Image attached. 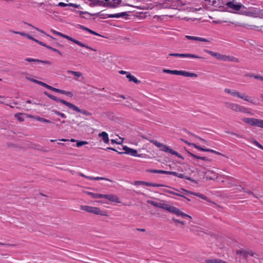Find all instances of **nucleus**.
Instances as JSON below:
<instances>
[{
  "label": "nucleus",
  "instance_id": "nucleus-1",
  "mask_svg": "<svg viewBox=\"0 0 263 263\" xmlns=\"http://www.w3.org/2000/svg\"><path fill=\"white\" fill-rule=\"evenodd\" d=\"M162 209H164L171 213L176 214L177 216H181L184 218H188L191 219H192V217L181 211H180L179 209L176 207H175L172 205H170L168 204L165 203H160V208Z\"/></svg>",
  "mask_w": 263,
  "mask_h": 263
},
{
  "label": "nucleus",
  "instance_id": "nucleus-2",
  "mask_svg": "<svg viewBox=\"0 0 263 263\" xmlns=\"http://www.w3.org/2000/svg\"><path fill=\"white\" fill-rule=\"evenodd\" d=\"M152 143L154 144L157 147L159 148L163 152L165 153H170L173 155L177 156L178 158L183 159L181 155L179 154L177 152L171 149L170 147L167 146L165 144L159 142L154 140H149Z\"/></svg>",
  "mask_w": 263,
  "mask_h": 263
},
{
  "label": "nucleus",
  "instance_id": "nucleus-3",
  "mask_svg": "<svg viewBox=\"0 0 263 263\" xmlns=\"http://www.w3.org/2000/svg\"><path fill=\"white\" fill-rule=\"evenodd\" d=\"M224 91L226 93L230 94L233 97H236L238 98H240L245 101L249 102L252 104H256L255 103V102L254 101L253 99H252L251 97H249L247 95H246L245 93H241L240 92L236 90L230 89L229 88H225Z\"/></svg>",
  "mask_w": 263,
  "mask_h": 263
},
{
  "label": "nucleus",
  "instance_id": "nucleus-4",
  "mask_svg": "<svg viewBox=\"0 0 263 263\" xmlns=\"http://www.w3.org/2000/svg\"><path fill=\"white\" fill-rule=\"evenodd\" d=\"M225 106L235 112H240L245 114H250L249 109L243 106L232 102H225Z\"/></svg>",
  "mask_w": 263,
  "mask_h": 263
},
{
  "label": "nucleus",
  "instance_id": "nucleus-5",
  "mask_svg": "<svg viewBox=\"0 0 263 263\" xmlns=\"http://www.w3.org/2000/svg\"><path fill=\"white\" fill-rule=\"evenodd\" d=\"M80 209L81 210L85 211L87 212L95 214L96 215H99L101 216H107V212L105 211H101L99 208L97 207H93L88 205H81Z\"/></svg>",
  "mask_w": 263,
  "mask_h": 263
},
{
  "label": "nucleus",
  "instance_id": "nucleus-6",
  "mask_svg": "<svg viewBox=\"0 0 263 263\" xmlns=\"http://www.w3.org/2000/svg\"><path fill=\"white\" fill-rule=\"evenodd\" d=\"M163 72L166 73L183 76L187 77H197V75L194 73L189 72L184 70H170L167 69H163Z\"/></svg>",
  "mask_w": 263,
  "mask_h": 263
},
{
  "label": "nucleus",
  "instance_id": "nucleus-7",
  "mask_svg": "<svg viewBox=\"0 0 263 263\" xmlns=\"http://www.w3.org/2000/svg\"><path fill=\"white\" fill-rule=\"evenodd\" d=\"M62 37L65 38V39H66L67 40H69L72 42H73L74 43L77 44L78 45L81 46V47H85V48L86 49H89V50H92V51H96L97 50L94 49V48H92V47L71 37V36H69L68 35H65V34H64L62 35Z\"/></svg>",
  "mask_w": 263,
  "mask_h": 263
},
{
  "label": "nucleus",
  "instance_id": "nucleus-8",
  "mask_svg": "<svg viewBox=\"0 0 263 263\" xmlns=\"http://www.w3.org/2000/svg\"><path fill=\"white\" fill-rule=\"evenodd\" d=\"M241 120L249 125L257 127L261 119L254 118H242Z\"/></svg>",
  "mask_w": 263,
  "mask_h": 263
},
{
  "label": "nucleus",
  "instance_id": "nucleus-9",
  "mask_svg": "<svg viewBox=\"0 0 263 263\" xmlns=\"http://www.w3.org/2000/svg\"><path fill=\"white\" fill-rule=\"evenodd\" d=\"M169 56L176 57L178 58H190L194 59H204L203 58L198 56L197 55L192 53H170Z\"/></svg>",
  "mask_w": 263,
  "mask_h": 263
},
{
  "label": "nucleus",
  "instance_id": "nucleus-10",
  "mask_svg": "<svg viewBox=\"0 0 263 263\" xmlns=\"http://www.w3.org/2000/svg\"><path fill=\"white\" fill-rule=\"evenodd\" d=\"M226 5L229 8L232 9L235 11H238L243 7V5L240 3H237L235 1L229 2Z\"/></svg>",
  "mask_w": 263,
  "mask_h": 263
},
{
  "label": "nucleus",
  "instance_id": "nucleus-11",
  "mask_svg": "<svg viewBox=\"0 0 263 263\" xmlns=\"http://www.w3.org/2000/svg\"><path fill=\"white\" fill-rule=\"evenodd\" d=\"M68 107L69 108L72 109L77 112H80L85 116H91L92 115L91 112L84 109H81L78 106L71 103H69Z\"/></svg>",
  "mask_w": 263,
  "mask_h": 263
},
{
  "label": "nucleus",
  "instance_id": "nucleus-12",
  "mask_svg": "<svg viewBox=\"0 0 263 263\" xmlns=\"http://www.w3.org/2000/svg\"><path fill=\"white\" fill-rule=\"evenodd\" d=\"M44 93L48 97H49L50 99L57 102H60L63 104H64L65 105H66V106H68V105L69 104L70 102H68L64 100H63V99H61L60 98H57V97L53 96V95H52L50 93H49L48 92H46V91H45L44 92Z\"/></svg>",
  "mask_w": 263,
  "mask_h": 263
},
{
  "label": "nucleus",
  "instance_id": "nucleus-13",
  "mask_svg": "<svg viewBox=\"0 0 263 263\" xmlns=\"http://www.w3.org/2000/svg\"><path fill=\"white\" fill-rule=\"evenodd\" d=\"M165 174L172 175H173L174 176L177 177L178 178H185V179H187L188 180H190V181H193V182L194 181V180L193 179H192L191 178H190L189 177H187V176H185L183 174L178 173H177L176 172L166 171H165Z\"/></svg>",
  "mask_w": 263,
  "mask_h": 263
},
{
  "label": "nucleus",
  "instance_id": "nucleus-14",
  "mask_svg": "<svg viewBox=\"0 0 263 263\" xmlns=\"http://www.w3.org/2000/svg\"><path fill=\"white\" fill-rule=\"evenodd\" d=\"M25 60L26 61H27V62H35V63H42V64H47V65H51L52 64V62L49 61H47V60H38V59H32V58H26L25 59Z\"/></svg>",
  "mask_w": 263,
  "mask_h": 263
},
{
  "label": "nucleus",
  "instance_id": "nucleus-15",
  "mask_svg": "<svg viewBox=\"0 0 263 263\" xmlns=\"http://www.w3.org/2000/svg\"><path fill=\"white\" fill-rule=\"evenodd\" d=\"M102 198L106 199L110 201L119 202V198L118 197L112 194H103Z\"/></svg>",
  "mask_w": 263,
  "mask_h": 263
},
{
  "label": "nucleus",
  "instance_id": "nucleus-16",
  "mask_svg": "<svg viewBox=\"0 0 263 263\" xmlns=\"http://www.w3.org/2000/svg\"><path fill=\"white\" fill-rule=\"evenodd\" d=\"M203 51L205 52L210 54L211 56H212L213 57H215L216 59H217L218 60H221V58H222V54L220 53L214 52H213L212 51H211V50H208V49H204Z\"/></svg>",
  "mask_w": 263,
  "mask_h": 263
},
{
  "label": "nucleus",
  "instance_id": "nucleus-17",
  "mask_svg": "<svg viewBox=\"0 0 263 263\" xmlns=\"http://www.w3.org/2000/svg\"><path fill=\"white\" fill-rule=\"evenodd\" d=\"M203 51L205 52L210 54L211 56H212L213 57H215L216 59H217L218 60H221V58H222V54L220 53L214 52H213L212 51H211V50H208V49H204Z\"/></svg>",
  "mask_w": 263,
  "mask_h": 263
},
{
  "label": "nucleus",
  "instance_id": "nucleus-18",
  "mask_svg": "<svg viewBox=\"0 0 263 263\" xmlns=\"http://www.w3.org/2000/svg\"><path fill=\"white\" fill-rule=\"evenodd\" d=\"M185 37L186 39H187L189 40H191L203 42H210V41L208 39L203 38L201 37L194 36H191V35H186Z\"/></svg>",
  "mask_w": 263,
  "mask_h": 263
},
{
  "label": "nucleus",
  "instance_id": "nucleus-19",
  "mask_svg": "<svg viewBox=\"0 0 263 263\" xmlns=\"http://www.w3.org/2000/svg\"><path fill=\"white\" fill-rule=\"evenodd\" d=\"M121 2V0H111V1L107 3L104 5V6H106L107 7H110L112 8H115L117 7V6L120 4Z\"/></svg>",
  "mask_w": 263,
  "mask_h": 263
},
{
  "label": "nucleus",
  "instance_id": "nucleus-20",
  "mask_svg": "<svg viewBox=\"0 0 263 263\" xmlns=\"http://www.w3.org/2000/svg\"><path fill=\"white\" fill-rule=\"evenodd\" d=\"M181 140L182 141H183V142H184L185 143H186V144H187L188 145H192L195 148H196V149L199 150V151H202V152H207V149L208 148H203L201 146H199L197 145H196V144L195 143H190L189 142H188L186 140H185L183 139H181Z\"/></svg>",
  "mask_w": 263,
  "mask_h": 263
},
{
  "label": "nucleus",
  "instance_id": "nucleus-21",
  "mask_svg": "<svg viewBox=\"0 0 263 263\" xmlns=\"http://www.w3.org/2000/svg\"><path fill=\"white\" fill-rule=\"evenodd\" d=\"M99 136L102 138V140L105 143H108L109 142V138L108 135L107 133L105 132H102L100 134H99Z\"/></svg>",
  "mask_w": 263,
  "mask_h": 263
},
{
  "label": "nucleus",
  "instance_id": "nucleus-22",
  "mask_svg": "<svg viewBox=\"0 0 263 263\" xmlns=\"http://www.w3.org/2000/svg\"><path fill=\"white\" fill-rule=\"evenodd\" d=\"M107 15H108L107 17H109V18H114V17L119 18L120 17H123V16L127 15V14L126 13V12H121V13L114 14H108Z\"/></svg>",
  "mask_w": 263,
  "mask_h": 263
},
{
  "label": "nucleus",
  "instance_id": "nucleus-23",
  "mask_svg": "<svg viewBox=\"0 0 263 263\" xmlns=\"http://www.w3.org/2000/svg\"><path fill=\"white\" fill-rule=\"evenodd\" d=\"M182 191L185 192V193H187V194H193V195H194L201 199H206V197L203 195V194H200V193H193V192H192L191 191H189L187 190H184V189H182Z\"/></svg>",
  "mask_w": 263,
  "mask_h": 263
},
{
  "label": "nucleus",
  "instance_id": "nucleus-24",
  "mask_svg": "<svg viewBox=\"0 0 263 263\" xmlns=\"http://www.w3.org/2000/svg\"><path fill=\"white\" fill-rule=\"evenodd\" d=\"M79 26L80 27V28H81V29L83 30H85V31H88V32H89L91 34H94V35H99V36H101V35H100L99 34H98V33L96 32L95 31L84 26H82L81 25H79Z\"/></svg>",
  "mask_w": 263,
  "mask_h": 263
},
{
  "label": "nucleus",
  "instance_id": "nucleus-25",
  "mask_svg": "<svg viewBox=\"0 0 263 263\" xmlns=\"http://www.w3.org/2000/svg\"><path fill=\"white\" fill-rule=\"evenodd\" d=\"M86 193L88 195L91 196V197L94 199H100L102 198V195L101 194L93 193L92 192H87Z\"/></svg>",
  "mask_w": 263,
  "mask_h": 263
},
{
  "label": "nucleus",
  "instance_id": "nucleus-26",
  "mask_svg": "<svg viewBox=\"0 0 263 263\" xmlns=\"http://www.w3.org/2000/svg\"><path fill=\"white\" fill-rule=\"evenodd\" d=\"M141 183H144V185L147 186H157V187H160V186H164V185L161 184H157V183H152L148 182H139Z\"/></svg>",
  "mask_w": 263,
  "mask_h": 263
},
{
  "label": "nucleus",
  "instance_id": "nucleus-27",
  "mask_svg": "<svg viewBox=\"0 0 263 263\" xmlns=\"http://www.w3.org/2000/svg\"><path fill=\"white\" fill-rule=\"evenodd\" d=\"M182 189H181L180 190H178L176 189H175V188H173V190H174V191H176V192L175 193V195H177V196H180V197H182L183 198H186L188 201H190V200L187 198H186L183 195V192H185L184 191H182Z\"/></svg>",
  "mask_w": 263,
  "mask_h": 263
},
{
  "label": "nucleus",
  "instance_id": "nucleus-28",
  "mask_svg": "<svg viewBox=\"0 0 263 263\" xmlns=\"http://www.w3.org/2000/svg\"><path fill=\"white\" fill-rule=\"evenodd\" d=\"M67 72L68 73H71L77 78H79L82 76V73L79 71H74L68 70L67 71Z\"/></svg>",
  "mask_w": 263,
  "mask_h": 263
},
{
  "label": "nucleus",
  "instance_id": "nucleus-29",
  "mask_svg": "<svg viewBox=\"0 0 263 263\" xmlns=\"http://www.w3.org/2000/svg\"><path fill=\"white\" fill-rule=\"evenodd\" d=\"M11 32L15 33V34H20L21 35H22L23 36H25L27 38H28V39L29 38L31 37V35L27 34L26 33H25V32H18V31H12V30H10Z\"/></svg>",
  "mask_w": 263,
  "mask_h": 263
},
{
  "label": "nucleus",
  "instance_id": "nucleus-30",
  "mask_svg": "<svg viewBox=\"0 0 263 263\" xmlns=\"http://www.w3.org/2000/svg\"><path fill=\"white\" fill-rule=\"evenodd\" d=\"M227 61L238 62V59L234 57L227 55Z\"/></svg>",
  "mask_w": 263,
  "mask_h": 263
},
{
  "label": "nucleus",
  "instance_id": "nucleus-31",
  "mask_svg": "<svg viewBox=\"0 0 263 263\" xmlns=\"http://www.w3.org/2000/svg\"><path fill=\"white\" fill-rule=\"evenodd\" d=\"M147 171L148 172L153 173H158V174H165V171H163V170H148Z\"/></svg>",
  "mask_w": 263,
  "mask_h": 263
},
{
  "label": "nucleus",
  "instance_id": "nucleus-32",
  "mask_svg": "<svg viewBox=\"0 0 263 263\" xmlns=\"http://www.w3.org/2000/svg\"><path fill=\"white\" fill-rule=\"evenodd\" d=\"M51 111L54 112L55 115L60 116L61 118H62L63 119H65L67 117L64 114L62 113L58 110H52Z\"/></svg>",
  "mask_w": 263,
  "mask_h": 263
},
{
  "label": "nucleus",
  "instance_id": "nucleus-33",
  "mask_svg": "<svg viewBox=\"0 0 263 263\" xmlns=\"http://www.w3.org/2000/svg\"><path fill=\"white\" fill-rule=\"evenodd\" d=\"M147 202L148 203H149V204L153 205V206H154L155 207L159 208H160V203H158L154 201L150 200H148L147 201Z\"/></svg>",
  "mask_w": 263,
  "mask_h": 263
},
{
  "label": "nucleus",
  "instance_id": "nucleus-34",
  "mask_svg": "<svg viewBox=\"0 0 263 263\" xmlns=\"http://www.w3.org/2000/svg\"><path fill=\"white\" fill-rule=\"evenodd\" d=\"M36 119L39 121H41V122H45V123H52L50 120H47L45 118H43L40 117H36Z\"/></svg>",
  "mask_w": 263,
  "mask_h": 263
},
{
  "label": "nucleus",
  "instance_id": "nucleus-35",
  "mask_svg": "<svg viewBox=\"0 0 263 263\" xmlns=\"http://www.w3.org/2000/svg\"><path fill=\"white\" fill-rule=\"evenodd\" d=\"M23 115L22 113H17L14 115V117L16 118L19 121L23 122L24 119L21 116Z\"/></svg>",
  "mask_w": 263,
  "mask_h": 263
},
{
  "label": "nucleus",
  "instance_id": "nucleus-36",
  "mask_svg": "<svg viewBox=\"0 0 263 263\" xmlns=\"http://www.w3.org/2000/svg\"><path fill=\"white\" fill-rule=\"evenodd\" d=\"M145 154H138L137 151L136 149H133V156L134 157H144Z\"/></svg>",
  "mask_w": 263,
  "mask_h": 263
},
{
  "label": "nucleus",
  "instance_id": "nucleus-37",
  "mask_svg": "<svg viewBox=\"0 0 263 263\" xmlns=\"http://www.w3.org/2000/svg\"><path fill=\"white\" fill-rule=\"evenodd\" d=\"M123 149L125 150L126 152L125 153L123 152H119V154H130L132 153V148L127 147V146H124Z\"/></svg>",
  "mask_w": 263,
  "mask_h": 263
},
{
  "label": "nucleus",
  "instance_id": "nucleus-38",
  "mask_svg": "<svg viewBox=\"0 0 263 263\" xmlns=\"http://www.w3.org/2000/svg\"><path fill=\"white\" fill-rule=\"evenodd\" d=\"M88 144V142L86 141H78L77 143V146L78 147H80L84 145Z\"/></svg>",
  "mask_w": 263,
  "mask_h": 263
},
{
  "label": "nucleus",
  "instance_id": "nucleus-39",
  "mask_svg": "<svg viewBox=\"0 0 263 263\" xmlns=\"http://www.w3.org/2000/svg\"><path fill=\"white\" fill-rule=\"evenodd\" d=\"M207 152H211V153H214V154H215L216 155H222V154L218 152H217L215 150H213V149H207Z\"/></svg>",
  "mask_w": 263,
  "mask_h": 263
},
{
  "label": "nucleus",
  "instance_id": "nucleus-40",
  "mask_svg": "<svg viewBox=\"0 0 263 263\" xmlns=\"http://www.w3.org/2000/svg\"><path fill=\"white\" fill-rule=\"evenodd\" d=\"M107 180V181L112 182L111 180H109V179L104 178V177H97L94 178V180Z\"/></svg>",
  "mask_w": 263,
  "mask_h": 263
},
{
  "label": "nucleus",
  "instance_id": "nucleus-41",
  "mask_svg": "<svg viewBox=\"0 0 263 263\" xmlns=\"http://www.w3.org/2000/svg\"><path fill=\"white\" fill-rule=\"evenodd\" d=\"M29 40H31L32 41H34L35 42L38 43L39 44H40V45L42 46V44H43V42H41V41H40L36 39H35V38L33 37L32 36H31V37L29 39Z\"/></svg>",
  "mask_w": 263,
  "mask_h": 263
},
{
  "label": "nucleus",
  "instance_id": "nucleus-42",
  "mask_svg": "<svg viewBox=\"0 0 263 263\" xmlns=\"http://www.w3.org/2000/svg\"><path fill=\"white\" fill-rule=\"evenodd\" d=\"M188 153L191 156L193 157V158H194L195 159H200V158H201V156H197V155H195L191 152H188Z\"/></svg>",
  "mask_w": 263,
  "mask_h": 263
},
{
  "label": "nucleus",
  "instance_id": "nucleus-43",
  "mask_svg": "<svg viewBox=\"0 0 263 263\" xmlns=\"http://www.w3.org/2000/svg\"><path fill=\"white\" fill-rule=\"evenodd\" d=\"M35 83L37 84H39V85H41V86H43V87H44L45 88H46V86L47 85V84H46V83H44L43 82L38 81V80H37V82H35Z\"/></svg>",
  "mask_w": 263,
  "mask_h": 263
},
{
  "label": "nucleus",
  "instance_id": "nucleus-44",
  "mask_svg": "<svg viewBox=\"0 0 263 263\" xmlns=\"http://www.w3.org/2000/svg\"><path fill=\"white\" fill-rule=\"evenodd\" d=\"M68 5H69V4H65V3H64L63 2H60L58 4V6H60V7H66V6H68Z\"/></svg>",
  "mask_w": 263,
  "mask_h": 263
},
{
  "label": "nucleus",
  "instance_id": "nucleus-45",
  "mask_svg": "<svg viewBox=\"0 0 263 263\" xmlns=\"http://www.w3.org/2000/svg\"><path fill=\"white\" fill-rule=\"evenodd\" d=\"M68 6L73 7H74L76 8H79L80 6L79 5H77V4H73V3H69L68 5Z\"/></svg>",
  "mask_w": 263,
  "mask_h": 263
},
{
  "label": "nucleus",
  "instance_id": "nucleus-46",
  "mask_svg": "<svg viewBox=\"0 0 263 263\" xmlns=\"http://www.w3.org/2000/svg\"><path fill=\"white\" fill-rule=\"evenodd\" d=\"M172 220L175 222L179 223H180V224H181L182 225L184 224V223L183 221H180L179 220H178L177 219L173 218Z\"/></svg>",
  "mask_w": 263,
  "mask_h": 263
},
{
  "label": "nucleus",
  "instance_id": "nucleus-47",
  "mask_svg": "<svg viewBox=\"0 0 263 263\" xmlns=\"http://www.w3.org/2000/svg\"><path fill=\"white\" fill-rule=\"evenodd\" d=\"M214 263H226V261L219 259H214Z\"/></svg>",
  "mask_w": 263,
  "mask_h": 263
},
{
  "label": "nucleus",
  "instance_id": "nucleus-48",
  "mask_svg": "<svg viewBox=\"0 0 263 263\" xmlns=\"http://www.w3.org/2000/svg\"><path fill=\"white\" fill-rule=\"evenodd\" d=\"M254 78L263 81V77L260 75H256L255 76H254Z\"/></svg>",
  "mask_w": 263,
  "mask_h": 263
},
{
  "label": "nucleus",
  "instance_id": "nucleus-49",
  "mask_svg": "<svg viewBox=\"0 0 263 263\" xmlns=\"http://www.w3.org/2000/svg\"><path fill=\"white\" fill-rule=\"evenodd\" d=\"M51 31L55 34H57L58 35H59L60 36H62V35H63V33H61V32H59L58 31H57L55 30H52Z\"/></svg>",
  "mask_w": 263,
  "mask_h": 263
},
{
  "label": "nucleus",
  "instance_id": "nucleus-50",
  "mask_svg": "<svg viewBox=\"0 0 263 263\" xmlns=\"http://www.w3.org/2000/svg\"><path fill=\"white\" fill-rule=\"evenodd\" d=\"M133 82L138 84L140 83V81L138 80L136 77L133 76Z\"/></svg>",
  "mask_w": 263,
  "mask_h": 263
},
{
  "label": "nucleus",
  "instance_id": "nucleus-51",
  "mask_svg": "<svg viewBox=\"0 0 263 263\" xmlns=\"http://www.w3.org/2000/svg\"><path fill=\"white\" fill-rule=\"evenodd\" d=\"M46 88L48 89H49V90H51V91H54V89H55L54 87H52V86H50V85H49L48 84H47V85L46 86Z\"/></svg>",
  "mask_w": 263,
  "mask_h": 263
},
{
  "label": "nucleus",
  "instance_id": "nucleus-52",
  "mask_svg": "<svg viewBox=\"0 0 263 263\" xmlns=\"http://www.w3.org/2000/svg\"><path fill=\"white\" fill-rule=\"evenodd\" d=\"M46 88L48 89H49V90H51V91H54V89H55L54 87H52V86H50V85H49L48 84H47V85L46 86Z\"/></svg>",
  "mask_w": 263,
  "mask_h": 263
},
{
  "label": "nucleus",
  "instance_id": "nucleus-53",
  "mask_svg": "<svg viewBox=\"0 0 263 263\" xmlns=\"http://www.w3.org/2000/svg\"><path fill=\"white\" fill-rule=\"evenodd\" d=\"M42 46L45 47L46 48H47L49 49H50L51 50H52V49H53V47H52L51 46L46 45V44L44 43L43 42Z\"/></svg>",
  "mask_w": 263,
  "mask_h": 263
},
{
  "label": "nucleus",
  "instance_id": "nucleus-54",
  "mask_svg": "<svg viewBox=\"0 0 263 263\" xmlns=\"http://www.w3.org/2000/svg\"><path fill=\"white\" fill-rule=\"evenodd\" d=\"M164 192H165L166 193L171 194H173V195H175V193H176V192H174L173 191L168 190H165Z\"/></svg>",
  "mask_w": 263,
  "mask_h": 263
},
{
  "label": "nucleus",
  "instance_id": "nucleus-55",
  "mask_svg": "<svg viewBox=\"0 0 263 263\" xmlns=\"http://www.w3.org/2000/svg\"><path fill=\"white\" fill-rule=\"evenodd\" d=\"M231 133V135H234V136H236L238 138H243V136H241V135H240L239 134H237L235 133Z\"/></svg>",
  "mask_w": 263,
  "mask_h": 263
},
{
  "label": "nucleus",
  "instance_id": "nucleus-56",
  "mask_svg": "<svg viewBox=\"0 0 263 263\" xmlns=\"http://www.w3.org/2000/svg\"><path fill=\"white\" fill-rule=\"evenodd\" d=\"M257 127L263 128V120H260Z\"/></svg>",
  "mask_w": 263,
  "mask_h": 263
},
{
  "label": "nucleus",
  "instance_id": "nucleus-57",
  "mask_svg": "<svg viewBox=\"0 0 263 263\" xmlns=\"http://www.w3.org/2000/svg\"><path fill=\"white\" fill-rule=\"evenodd\" d=\"M65 95L69 96L70 97H72L73 96V93L71 91H66Z\"/></svg>",
  "mask_w": 263,
  "mask_h": 263
},
{
  "label": "nucleus",
  "instance_id": "nucleus-58",
  "mask_svg": "<svg viewBox=\"0 0 263 263\" xmlns=\"http://www.w3.org/2000/svg\"><path fill=\"white\" fill-rule=\"evenodd\" d=\"M227 55L222 54L221 61H227Z\"/></svg>",
  "mask_w": 263,
  "mask_h": 263
},
{
  "label": "nucleus",
  "instance_id": "nucleus-59",
  "mask_svg": "<svg viewBox=\"0 0 263 263\" xmlns=\"http://www.w3.org/2000/svg\"><path fill=\"white\" fill-rule=\"evenodd\" d=\"M200 159L205 161H210V160L206 157H201Z\"/></svg>",
  "mask_w": 263,
  "mask_h": 263
},
{
  "label": "nucleus",
  "instance_id": "nucleus-60",
  "mask_svg": "<svg viewBox=\"0 0 263 263\" xmlns=\"http://www.w3.org/2000/svg\"><path fill=\"white\" fill-rule=\"evenodd\" d=\"M52 51H54V52L58 53V54H59L60 55H62V53L59 50H58L54 48H53V49H52Z\"/></svg>",
  "mask_w": 263,
  "mask_h": 263
},
{
  "label": "nucleus",
  "instance_id": "nucleus-61",
  "mask_svg": "<svg viewBox=\"0 0 263 263\" xmlns=\"http://www.w3.org/2000/svg\"><path fill=\"white\" fill-rule=\"evenodd\" d=\"M251 141L256 146H257L258 144L259 143L257 141L254 139L252 140Z\"/></svg>",
  "mask_w": 263,
  "mask_h": 263
},
{
  "label": "nucleus",
  "instance_id": "nucleus-62",
  "mask_svg": "<svg viewBox=\"0 0 263 263\" xmlns=\"http://www.w3.org/2000/svg\"><path fill=\"white\" fill-rule=\"evenodd\" d=\"M27 79L29 80V81L33 82L35 83V82H37V80L34 79L33 78H26Z\"/></svg>",
  "mask_w": 263,
  "mask_h": 263
},
{
  "label": "nucleus",
  "instance_id": "nucleus-63",
  "mask_svg": "<svg viewBox=\"0 0 263 263\" xmlns=\"http://www.w3.org/2000/svg\"><path fill=\"white\" fill-rule=\"evenodd\" d=\"M126 77L128 79L129 82H132V74L130 73H128Z\"/></svg>",
  "mask_w": 263,
  "mask_h": 263
},
{
  "label": "nucleus",
  "instance_id": "nucleus-64",
  "mask_svg": "<svg viewBox=\"0 0 263 263\" xmlns=\"http://www.w3.org/2000/svg\"><path fill=\"white\" fill-rule=\"evenodd\" d=\"M205 261L206 263H214V259H208Z\"/></svg>",
  "mask_w": 263,
  "mask_h": 263
}]
</instances>
